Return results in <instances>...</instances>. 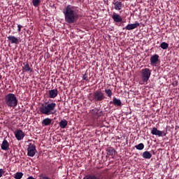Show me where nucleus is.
<instances>
[{
    "label": "nucleus",
    "instance_id": "obj_1",
    "mask_svg": "<svg viewBox=\"0 0 179 179\" xmlns=\"http://www.w3.org/2000/svg\"><path fill=\"white\" fill-rule=\"evenodd\" d=\"M64 20L69 24H72L78 21L79 15H78V8L75 6L68 5L63 9Z\"/></svg>",
    "mask_w": 179,
    "mask_h": 179
},
{
    "label": "nucleus",
    "instance_id": "obj_2",
    "mask_svg": "<svg viewBox=\"0 0 179 179\" xmlns=\"http://www.w3.org/2000/svg\"><path fill=\"white\" fill-rule=\"evenodd\" d=\"M55 107H57V103L54 102L50 103V101H48L41 104V106L39 108V111L41 114H44L45 115H52L55 113L54 112Z\"/></svg>",
    "mask_w": 179,
    "mask_h": 179
},
{
    "label": "nucleus",
    "instance_id": "obj_3",
    "mask_svg": "<svg viewBox=\"0 0 179 179\" xmlns=\"http://www.w3.org/2000/svg\"><path fill=\"white\" fill-rule=\"evenodd\" d=\"M5 103L10 108H15L17 106V98L15 94L9 93L5 96Z\"/></svg>",
    "mask_w": 179,
    "mask_h": 179
},
{
    "label": "nucleus",
    "instance_id": "obj_4",
    "mask_svg": "<svg viewBox=\"0 0 179 179\" xmlns=\"http://www.w3.org/2000/svg\"><path fill=\"white\" fill-rule=\"evenodd\" d=\"M106 99V96H104V94L101 90H96L94 92H93V96L92 100L94 101L100 102L103 101ZM92 100H91L92 101Z\"/></svg>",
    "mask_w": 179,
    "mask_h": 179
},
{
    "label": "nucleus",
    "instance_id": "obj_5",
    "mask_svg": "<svg viewBox=\"0 0 179 179\" xmlns=\"http://www.w3.org/2000/svg\"><path fill=\"white\" fill-rule=\"evenodd\" d=\"M150 69H143L141 72V78L143 82H148V80H149V78H150Z\"/></svg>",
    "mask_w": 179,
    "mask_h": 179
},
{
    "label": "nucleus",
    "instance_id": "obj_6",
    "mask_svg": "<svg viewBox=\"0 0 179 179\" xmlns=\"http://www.w3.org/2000/svg\"><path fill=\"white\" fill-rule=\"evenodd\" d=\"M34 155H36V145L30 143L27 148V155L29 156V157H34Z\"/></svg>",
    "mask_w": 179,
    "mask_h": 179
},
{
    "label": "nucleus",
    "instance_id": "obj_7",
    "mask_svg": "<svg viewBox=\"0 0 179 179\" xmlns=\"http://www.w3.org/2000/svg\"><path fill=\"white\" fill-rule=\"evenodd\" d=\"M15 136L17 141H22L24 138V133L20 129L17 130L15 131Z\"/></svg>",
    "mask_w": 179,
    "mask_h": 179
},
{
    "label": "nucleus",
    "instance_id": "obj_8",
    "mask_svg": "<svg viewBox=\"0 0 179 179\" xmlns=\"http://www.w3.org/2000/svg\"><path fill=\"white\" fill-rule=\"evenodd\" d=\"M150 61V64L152 66H156V65H157V62H159L158 55L155 54V55L151 56Z\"/></svg>",
    "mask_w": 179,
    "mask_h": 179
},
{
    "label": "nucleus",
    "instance_id": "obj_9",
    "mask_svg": "<svg viewBox=\"0 0 179 179\" xmlns=\"http://www.w3.org/2000/svg\"><path fill=\"white\" fill-rule=\"evenodd\" d=\"M111 17H112V19H113V20H114V22H115V23H121V22H122V17H121V15H120V14L113 13Z\"/></svg>",
    "mask_w": 179,
    "mask_h": 179
},
{
    "label": "nucleus",
    "instance_id": "obj_10",
    "mask_svg": "<svg viewBox=\"0 0 179 179\" xmlns=\"http://www.w3.org/2000/svg\"><path fill=\"white\" fill-rule=\"evenodd\" d=\"M152 135H155L156 136H163V131L158 130L157 128L153 127L151 130Z\"/></svg>",
    "mask_w": 179,
    "mask_h": 179
},
{
    "label": "nucleus",
    "instance_id": "obj_11",
    "mask_svg": "<svg viewBox=\"0 0 179 179\" xmlns=\"http://www.w3.org/2000/svg\"><path fill=\"white\" fill-rule=\"evenodd\" d=\"M58 96V90L54 89L49 90V97L50 99H55Z\"/></svg>",
    "mask_w": 179,
    "mask_h": 179
},
{
    "label": "nucleus",
    "instance_id": "obj_12",
    "mask_svg": "<svg viewBox=\"0 0 179 179\" xmlns=\"http://www.w3.org/2000/svg\"><path fill=\"white\" fill-rule=\"evenodd\" d=\"M140 24L139 22H136L134 24H129L126 26L127 30H134V29H136V27H139Z\"/></svg>",
    "mask_w": 179,
    "mask_h": 179
},
{
    "label": "nucleus",
    "instance_id": "obj_13",
    "mask_svg": "<svg viewBox=\"0 0 179 179\" xmlns=\"http://www.w3.org/2000/svg\"><path fill=\"white\" fill-rule=\"evenodd\" d=\"M8 41H10L11 44H19V39L14 36H8Z\"/></svg>",
    "mask_w": 179,
    "mask_h": 179
},
{
    "label": "nucleus",
    "instance_id": "obj_14",
    "mask_svg": "<svg viewBox=\"0 0 179 179\" xmlns=\"http://www.w3.org/2000/svg\"><path fill=\"white\" fill-rule=\"evenodd\" d=\"M1 148L2 150H8L9 149V143H8V141L6 139L3 141Z\"/></svg>",
    "mask_w": 179,
    "mask_h": 179
},
{
    "label": "nucleus",
    "instance_id": "obj_15",
    "mask_svg": "<svg viewBox=\"0 0 179 179\" xmlns=\"http://www.w3.org/2000/svg\"><path fill=\"white\" fill-rule=\"evenodd\" d=\"M113 103V104L114 106H120L121 104H122V103L121 102V100H120V99H117V98H115V97H114V98L113 99V101H110V103Z\"/></svg>",
    "mask_w": 179,
    "mask_h": 179
},
{
    "label": "nucleus",
    "instance_id": "obj_16",
    "mask_svg": "<svg viewBox=\"0 0 179 179\" xmlns=\"http://www.w3.org/2000/svg\"><path fill=\"white\" fill-rule=\"evenodd\" d=\"M52 121L51 119L47 117L42 121V124L45 127H48V125L51 124Z\"/></svg>",
    "mask_w": 179,
    "mask_h": 179
},
{
    "label": "nucleus",
    "instance_id": "obj_17",
    "mask_svg": "<svg viewBox=\"0 0 179 179\" xmlns=\"http://www.w3.org/2000/svg\"><path fill=\"white\" fill-rule=\"evenodd\" d=\"M107 155H109V156H114L115 155V150H114L113 148H108L106 149Z\"/></svg>",
    "mask_w": 179,
    "mask_h": 179
},
{
    "label": "nucleus",
    "instance_id": "obj_18",
    "mask_svg": "<svg viewBox=\"0 0 179 179\" xmlns=\"http://www.w3.org/2000/svg\"><path fill=\"white\" fill-rule=\"evenodd\" d=\"M115 5V9L116 10H121V8H122V2L121 1H117L114 3Z\"/></svg>",
    "mask_w": 179,
    "mask_h": 179
},
{
    "label": "nucleus",
    "instance_id": "obj_19",
    "mask_svg": "<svg viewBox=\"0 0 179 179\" xmlns=\"http://www.w3.org/2000/svg\"><path fill=\"white\" fill-rule=\"evenodd\" d=\"M66 125H68V121L66 120H63L59 122V127L62 129L66 128Z\"/></svg>",
    "mask_w": 179,
    "mask_h": 179
},
{
    "label": "nucleus",
    "instance_id": "obj_20",
    "mask_svg": "<svg viewBox=\"0 0 179 179\" xmlns=\"http://www.w3.org/2000/svg\"><path fill=\"white\" fill-rule=\"evenodd\" d=\"M143 159H151L152 158V155L149 151H145L143 152L142 155Z\"/></svg>",
    "mask_w": 179,
    "mask_h": 179
},
{
    "label": "nucleus",
    "instance_id": "obj_21",
    "mask_svg": "<svg viewBox=\"0 0 179 179\" xmlns=\"http://www.w3.org/2000/svg\"><path fill=\"white\" fill-rule=\"evenodd\" d=\"M92 111H94V113L96 114V115H97L98 117H101V115H103V110H99V108H95L94 109L92 110Z\"/></svg>",
    "mask_w": 179,
    "mask_h": 179
},
{
    "label": "nucleus",
    "instance_id": "obj_22",
    "mask_svg": "<svg viewBox=\"0 0 179 179\" xmlns=\"http://www.w3.org/2000/svg\"><path fill=\"white\" fill-rule=\"evenodd\" d=\"M84 179H101V176L96 175H90L84 178Z\"/></svg>",
    "mask_w": 179,
    "mask_h": 179
},
{
    "label": "nucleus",
    "instance_id": "obj_23",
    "mask_svg": "<svg viewBox=\"0 0 179 179\" xmlns=\"http://www.w3.org/2000/svg\"><path fill=\"white\" fill-rule=\"evenodd\" d=\"M23 70L24 71V72H32V70L30 68V65L28 62H27L24 66L23 67Z\"/></svg>",
    "mask_w": 179,
    "mask_h": 179
},
{
    "label": "nucleus",
    "instance_id": "obj_24",
    "mask_svg": "<svg viewBox=\"0 0 179 179\" xmlns=\"http://www.w3.org/2000/svg\"><path fill=\"white\" fill-rule=\"evenodd\" d=\"M40 3H41V0H32V5H34L35 8L40 6Z\"/></svg>",
    "mask_w": 179,
    "mask_h": 179
},
{
    "label": "nucleus",
    "instance_id": "obj_25",
    "mask_svg": "<svg viewBox=\"0 0 179 179\" xmlns=\"http://www.w3.org/2000/svg\"><path fill=\"white\" fill-rule=\"evenodd\" d=\"M136 149H137V150H143V148H145V145H143V143H139L137 145H135Z\"/></svg>",
    "mask_w": 179,
    "mask_h": 179
},
{
    "label": "nucleus",
    "instance_id": "obj_26",
    "mask_svg": "<svg viewBox=\"0 0 179 179\" xmlns=\"http://www.w3.org/2000/svg\"><path fill=\"white\" fill-rule=\"evenodd\" d=\"M160 47L162 50H167L169 48V43L163 42L160 44Z\"/></svg>",
    "mask_w": 179,
    "mask_h": 179
},
{
    "label": "nucleus",
    "instance_id": "obj_27",
    "mask_svg": "<svg viewBox=\"0 0 179 179\" xmlns=\"http://www.w3.org/2000/svg\"><path fill=\"white\" fill-rule=\"evenodd\" d=\"M105 93L108 96V97H111L113 96V91L110 89H106L105 90Z\"/></svg>",
    "mask_w": 179,
    "mask_h": 179
},
{
    "label": "nucleus",
    "instance_id": "obj_28",
    "mask_svg": "<svg viewBox=\"0 0 179 179\" xmlns=\"http://www.w3.org/2000/svg\"><path fill=\"white\" fill-rule=\"evenodd\" d=\"M22 177H23V173H22V172H17V173H16L15 175V176H14V178H15V179H21Z\"/></svg>",
    "mask_w": 179,
    "mask_h": 179
},
{
    "label": "nucleus",
    "instance_id": "obj_29",
    "mask_svg": "<svg viewBox=\"0 0 179 179\" xmlns=\"http://www.w3.org/2000/svg\"><path fill=\"white\" fill-rule=\"evenodd\" d=\"M83 80H89V78H87V74L85 73L83 76Z\"/></svg>",
    "mask_w": 179,
    "mask_h": 179
},
{
    "label": "nucleus",
    "instance_id": "obj_30",
    "mask_svg": "<svg viewBox=\"0 0 179 179\" xmlns=\"http://www.w3.org/2000/svg\"><path fill=\"white\" fill-rule=\"evenodd\" d=\"M5 174V171H3V169H0V178L2 177Z\"/></svg>",
    "mask_w": 179,
    "mask_h": 179
},
{
    "label": "nucleus",
    "instance_id": "obj_31",
    "mask_svg": "<svg viewBox=\"0 0 179 179\" xmlns=\"http://www.w3.org/2000/svg\"><path fill=\"white\" fill-rule=\"evenodd\" d=\"M22 27H23L22 25L18 24L17 25V31H22Z\"/></svg>",
    "mask_w": 179,
    "mask_h": 179
},
{
    "label": "nucleus",
    "instance_id": "obj_32",
    "mask_svg": "<svg viewBox=\"0 0 179 179\" xmlns=\"http://www.w3.org/2000/svg\"><path fill=\"white\" fill-rule=\"evenodd\" d=\"M162 135H164V136H166V134L165 131H162Z\"/></svg>",
    "mask_w": 179,
    "mask_h": 179
},
{
    "label": "nucleus",
    "instance_id": "obj_33",
    "mask_svg": "<svg viewBox=\"0 0 179 179\" xmlns=\"http://www.w3.org/2000/svg\"><path fill=\"white\" fill-rule=\"evenodd\" d=\"M0 79H2V75L0 74Z\"/></svg>",
    "mask_w": 179,
    "mask_h": 179
}]
</instances>
